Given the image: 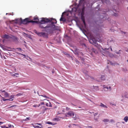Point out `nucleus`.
Wrapping results in <instances>:
<instances>
[{"instance_id":"6","label":"nucleus","mask_w":128,"mask_h":128,"mask_svg":"<svg viewBox=\"0 0 128 128\" xmlns=\"http://www.w3.org/2000/svg\"><path fill=\"white\" fill-rule=\"evenodd\" d=\"M74 114L73 112L70 111L66 113V116L68 117H72L74 118Z\"/></svg>"},{"instance_id":"44","label":"nucleus","mask_w":128,"mask_h":128,"mask_svg":"<svg viewBox=\"0 0 128 128\" xmlns=\"http://www.w3.org/2000/svg\"><path fill=\"white\" fill-rule=\"evenodd\" d=\"M126 50V52H128V49Z\"/></svg>"},{"instance_id":"13","label":"nucleus","mask_w":128,"mask_h":128,"mask_svg":"<svg viewBox=\"0 0 128 128\" xmlns=\"http://www.w3.org/2000/svg\"><path fill=\"white\" fill-rule=\"evenodd\" d=\"M4 96V97L6 98L8 97L9 96V94L6 92H5Z\"/></svg>"},{"instance_id":"12","label":"nucleus","mask_w":128,"mask_h":128,"mask_svg":"<svg viewBox=\"0 0 128 128\" xmlns=\"http://www.w3.org/2000/svg\"><path fill=\"white\" fill-rule=\"evenodd\" d=\"M62 16H63V15L62 14V15L60 19V20L61 21H63V22H65L66 21V19L65 18H63V17Z\"/></svg>"},{"instance_id":"16","label":"nucleus","mask_w":128,"mask_h":128,"mask_svg":"<svg viewBox=\"0 0 128 128\" xmlns=\"http://www.w3.org/2000/svg\"><path fill=\"white\" fill-rule=\"evenodd\" d=\"M102 81L105 80V76L104 75H102L100 77Z\"/></svg>"},{"instance_id":"29","label":"nucleus","mask_w":128,"mask_h":128,"mask_svg":"<svg viewBox=\"0 0 128 128\" xmlns=\"http://www.w3.org/2000/svg\"><path fill=\"white\" fill-rule=\"evenodd\" d=\"M59 120V119L58 118H54L53 119V120H54V121L56 120L57 121H58Z\"/></svg>"},{"instance_id":"52","label":"nucleus","mask_w":128,"mask_h":128,"mask_svg":"<svg viewBox=\"0 0 128 128\" xmlns=\"http://www.w3.org/2000/svg\"><path fill=\"white\" fill-rule=\"evenodd\" d=\"M90 100V101H91V102H92V101L91 100Z\"/></svg>"},{"instance_id":"14","label":"nucleus","mask_w":128,"mask_h":128,"mask_svg":"<svg viewBox=\"0 0 128 128\" xmlns=\"http://www.w3.org/2000/svg\"><path fill=\"white\" fill-rule=\"evenodd\" d=\"M10 37L8 35L5 34L3 36V38H5L8 39Z\"/></svg>"},{"instance_id":"21","label":"nucleus","mask_w":128,"mask_h":128,"mask_svg":"<svg viewBox=\"0 0 128 128\" xmlns=\"http://www.w3.org/2000/svg\"><path fill=\"white\" fill-rule=\"evenodd\" d=\"M18 75H19V74L18 73H16L14 74H12L11 76H16L17 77H18V76H17L16 75L18 76Z\"/></svg>"},{"instance_id":"32","label":"nucleus","mask_w":128,"mask_h":128,"mask_svg":"<svg viewBox=\"0 0 128 128\" xmlns=\"http://www.w3.org/2000/svg\"><path fill=\"white\" fill-rule=\"evenodd\" d=\"M41 96H43V97H44L46 98H49L47 96H46V95H41Z\"/></svg>"},{"instance_id":"38","label":"nucleus","mask_w":128,"mask_h":128,"mask_svg":"<svg viewBox=\"0 0 128 128\" xmlns=\"http://www.w3.org/2000/svg\"><path fill=\"white\" fill-rule=\"evenodd\" d=\"M8 126L10 128H11L12 127V126L10 124H9L8 125Z\"/></svg>"},{"instance_id":"3","label":"nucleus","mask_w":128,"mask_h":128,"mask_svg":"<svg viewBox=\"0 0 128 128\" xmlns=\"http://www.w3.org/2000/svg\"><path fill=\"white\" fill-rule=\"evenodd\" d=\"M40 27L42 28H44V31L47 32L48 34H51L53 32L52 25L50 24L45 27L41 25H40Z\"/></svg>"},{"instance_id":"48","label":"nucleus","mask_w":128,"mask_h":128,"mask_svg":"<svg viewBox=\"0 0 128 128\" xmlns=\"http://www.w3.org/2000/svg\"><path fill=\"white\" fill-rule=\"evenodd\" d=\"M110 49H111V50L112 51V48H110Z\"/></svg>"},{"instance_id":"53","label":"nucleus","mask_w":128,"mask_h":128,"mask_svg":"<svg viewBox=\"0 0 128 128\" xmlns=\"http://www.w3.org/2000/svg\"><path fill=\"white\" fill-rule=\"evenodd\" d=\"M42 104H44V103H42Z\"/></svg>"},{"instance_id":"25","label":"nucleus","mask_w":128,"mask_h":128,"mask_svg":"<svg viewBox=\"0 0 128 128\" xmlns=\"http://www.w3.org/2000/svg\"><path fill=\"white\" fill-rule=\"evenodd\" d=\"M109 120L108 119H104L103 120V121L104 122H109Z\"/></svg>"},{"instance_id":"54","label":"nucleus","mask_w":128,"mask_h":128,"mask_svg":"<svg viewBox=\"0 0 128 128\" xmlns=\"http://www.w3.org/2000/svg\"><path fill=\"white\" fill-rule=\"evenodd\" d=\"M127 9L128 10V7H127Z\"/></svg>"},{"instance_id":"57","label":"nucleus","mask_w":128,"mask_h":128,"mask_svg":"<svg viewBox=\"0 0 128 128\" xmlns=\"http://www.w3.org/2000/svg\"><path fill=\"white\" fill-rule=\"evenodd\" d=\"M123 123H124V122H123Z\"/></svg>"},{"instance_id":"19","label":"nucleus","mask_w":128,"mask_h":128,"mask_svg":"<svg viewBox=\"0 0 128 128\" xmlns=\"http://www.w3.org/2000/svg\"><path fill=\"white\" fill-rule=\"evenodd\" d=\"M73 127L75 128H82L74 124H73Z\"/></svg>"},{"instance_id":"22","label":"nucleus","mask_w":128,"mask_h":128,"mask_svg":"<svg viewBox=\"0 0 128 128\" xmlns=\"http://www.w3.org/2000/svg\"><path fill=\"white\" fill-rule=\"evenodd\" d=\"M46 123L48 124H52V125H54L55 124H53V123L52 122H46Z\"/></svg>"},{"instance_id":"2","label":"nucleus","mask_w":128,"mask_h":128,"mask_svg":"<svg viewBox=\"0 0 128 128\" xmlns=\"http://www.w3.org/2000/svg\"><path fill=\"white\" fill-rule=\"evenodd\" d=\"M16 22L17 23L20 24H26L29 22L34 23V22H37L36 21H34L32 20H30V19L28 18H26L25 19L22 20L20 18V19H18L16 20Z\"/></svg>"},{"instance_id":"24","label":"nucleus","mask_w":128,"mask_h":128,"mask_svg":"<svg viewBox=\"0 0 128 128\" xmlns=\"http://www.w3.org/2000/svg\"><path fill=\"white\" fill-rule=\"evenodd\" d=\"M124 96L126 98H128V93L126 92Z\"/></svg>"},{"instance_id":"47","label":"nucleus","mask_w":128,"mask_h":128,"mask_svg":"<svg viewBox=\"0 0 128 128\" xmlns=\"http://www.w3.org/2000/svg\"><path fill=\"white\" fill-rule=\"evenodd\" d=\"M60 114V113H59V112H58L57 114Z\"/></svg>"},{"instance_id":"18","label":"nucleus","mask_w":128,"mask_h":128,"mask_svg":"<svg viewBox=\"0 0 128 128\" xmlns=\"http://www.w3.org/2000/svg\"><path fill=\"white\" fill-rule=\"evenodd\" d=\"M124 120L125 122H126L128 120V117L127 116H126L124 118Z\"/></svg>"},{"instance_id":"9","label":"nucleus","mask_w":128,"mask_h":128,"mask_svg":"<svg viewBox=\"0 0 128 128\" xmlns=\"http://www.w3.org/2000/svg\"><path fill=\"white\" fill-rule=\"evenodd\" d=\"M103 88L104 89V90L106 91L108 90H111V87L110 86L108 87V86H104Z\"/></svg>"},{"instance_id":"11","label":"nucleus","mask_w":128,"mask_h":128,"mask_svg":"<svg viewBox=\"0 0 128 128\" xmlns=\"http://www.w3.org/2000/svg\"><path fill=\"white\" fill-rule=\"evenodd\" d=\"M48 103H46V106H47L52 107V106L51 103L48 101Z\"/></svg>"},{"instance_id":"28","label":"nucleus","mask_w":128,"mask_h":128,"mask_svg":"<svg viewBox=\"0 0 128 128\" xmlns=\"http://www.w3.org/2000/svg\"><path fill=\"white\" fill-rule=\"evenodd\" d=\"M98 112H96V113H95L94 114V117L96 116L97 115H98ZM95 118V119L96 120H97V118H96L95 119V118Z\"/></svg>"},{"instance_id":"33","label":"nucleus","mask_w":128,"mask_h":128,"mask_svg":"<svg viewBox=\"0 0 128 128\" xmlns=\"http://www.w3.org/2000/svg\"><path fill=\"white\" fill-rule=\"evenodd\" d=\"M17 106L16 105H13V106H10V107H9L10 108H12L13 107H16Z\"/></svg>"},{"instance_id":"37","label":"nucleus","mask_w":128,"mask_h":128,"mask_svg":"<svg viewBox=\"0 0 128 128\" xmlns=\"http://www.w3.org/2000/svg\"><path fill=\"white\" fill-rule=\"evenodd\" d=\"M87 127L88 128H93L92 126H88Z\"/></svg>"},{"instance_id":"59","label":"nucleus","mask_w":128,"mask_h":128,"mask_svg":"<svg viewBox=\"0 0 128 128\" xmlns=\"http://www.w3.org/2000/svg\"><path fill=\"white\" fill-rule=\"evenodd\" d=\"M0 119H1V118H0Z\"/></svg>"},{"instance_id":"46","label":"nucleus","mask_w":128,"mask_h":128,"mask_svg":"<svg viewBox=\"0 0 128 128\" xmlns=\"http://www.w3.org/2000/svg\"><path fill=\"white\" fill-rule=\"evenodd\" d=\"M78 108H81V107H80V106H79V107H78Z\"/></svg>"},{"instance_id":"36","label":"nucleus","mask_w":128,"mask_h":128,"mask_svg":"<svg viewBox=\"0 0 128 128\" xmlns=\"http://www.w3.org/2000/svg\"><path fill=\"white\" fill-rule=\"evenodd\" d=\"M110 122H114V121L113 120H110Z\"/></svg>"},{"instance_id":"4","label":"nucleus","mask_w":128,"mask_h":128,"mask_svg":"<svg viewBox=\"0 0 128 128\" xmlns=\"http://www.w3.org/2000/svg\"><path fill=\"white\" fill-rule=\"evenodd\" d=\"M52 20V19H49V18H42V20L40 21H36L37 22H34V23L40 24H44L49 22L50 21H51Z\"/></svg>"},{"instance_id":"49","label":"nucleus","mask_w":128,"mask_h":128,"mask_svg":"<svg viewBox=\"0 0 128 128\" xmlns=\"http://www.w3.org/2000/svg\"><path fill=\"white\" fill-rule=\"evenodd\" d=\"M8 128V127H6V128Z\"/></svg>"},{"instance_id":"41","label":"nucleus","mask_w":128,"mask_h":128,"mask_svg":"<svg viewBox=\"0 0 128 128\" xmlns=\"http://www.w3.org/2000/svg\"><path fill=\"white\" fill-rule=\"evenodd\" d=\"M2 92H5V90H2Z\"/></svg>"},{"instance_id":"43","label":"nucleus","mask_w":128,"mask_h":128,"mask_svg":"<svg viewBox=\"0 0 128 128\" xmlns=\"http://www.w3.org/2000/svg\"><path fill=\"white\" fill-rule=\"evenodd\" d=\"M0 123L1 124H3V122H0Z\"/></svg>"},{"instance_id":"45","label":"nucleus","mask_w":128,"mask_h":128,"mask_svg":"<svg viewBox=\"0 0 128 128\" xmlns=\"http://www.w3.org/2000/svg\"><path fill=\"white\" fill-rule=\"evenodd\" d=\"M91 78H92V79H94V78H93V77H90Z\"/></svg>"},{"instance_id":"34","label":"nucleus","mask_w":128,"mask_h":128,"mask_svg":"<svg viewBox=\"0 0 128 128\" xmlns=\"http://www.w3.org/2000/svg\"><path fill=\"white\" fill-rule=\"evenodd\" d=\"M21 95H22V94H21L18 93V94H17L16 95V96H20Z\"/></svg>"},{"instance_id":"10","label":"nucleus","mask_w":128,"mask_h":128,"mask_svg":"<svg viewBox=\"0 0 128 128\" xmlns=\"http://www.w3.org/2000/svg\"><path fill=\"white\" fill-rule=\"evenodd\" d=\"M81 19L83 22L84 26H86V24L85 22L84 18L83 15H82L81 16Z\"/></svg>"},{"instance_id":"7","label":"nucleus","mask_w":128,"mask_h":128,"mask_svg":"<svg viewBox=\"0 0 128 128\" xmlns=\"http://www.w3.org/2000/svg\"><path fill=\"white\" fill-rule=\"evenodd\" d=\"M52 32L54 30H59V28L58 26H56L55 25H52Z\"/></svg>"},{"instance_id":"8","label":"nucleus","mask_w":128,"mask_h":128,"mask_svg":"<svg viewBox=\"0 0 128 128\" xmlns=\"http://www.w3.org/2000/svg\"><path fill=\"white\" fill-rule=\"evenodd\" d=\"M50 19H52V20L51 21H50V22L49 23V24L51 25H52V24H53V25H55L54 24L56 23L57 21L56 20H54L52 18H50Z\"/></svg>"},{"instance_id":"20","label":"nucleus","mask_w":128,"mask_h":128,"mask_svg":"<svg viewBox=\"0 0 128 128\" xmlns=\"http://www.w3.org/2000/svg\"><path fill=\"white\" fill-rule=\"evenodd\" d=\"M14 95H12L10 96V98L9 99H10V101H12L13 100V99H12V100H11L12 98H14Z\"/></svg>"},{"instance_id":"30","label":"nucleus","mask_w":128,"mask_h":128,"mask_svg":"<svg viewBox=\"0 0 128 128\" xmlns=\"http://www.w3.org/2000/svg\"><path fill=\"white\" fill-rule=\"evenodd\" d=\"M35 125H38L40 126L41 127V126H43L42 125V124L41 123H36L35 124Z\"/></svg>"},{"instance_id":"27","label":"nucleus","mask_w":128,"mask_h":128,"mask_svg":"<svg viewBox=\"0 0 128 128\" xmlns=\"http://www.w3.org/2000/svg\"><path fill=\"white\" fill-rule=\"evenodd\" d=\"M34 20H38L37 21H39V20L38 19V18L37 17H34Z\"/></svg>"},{"instance_id":"1","label":"nucleus","mask_w":128,"mask_h":128,"mask_svg":"<svg viewBox=\"0 0 128 128\" xmlns=\"http://www.w3.org/2000/svg\"><path fill=\"white\" fill-rule=\"evenodd\" d=\"M89 41L91 44H94L95 46L98 48H102L104 50V53L105 52L106 54H108V51L107 50H108L109 49L106 48L104 49H103L101 46H100L97 44V41L94 38H91L89 40Z\"/></svg>"},{"instance_id":"50","label":"nucleus","mask_w":128,"mask_h":128,"mask_svg":"<svg viewBox=\"0 0 128 128\" xmlns=\"http://www.w3.org/2000/svg\"><path fill=\"white\" fill-rule=\"evenodd\" d=\"M2 90H0V91H1V92H2Z\"/></svg>"},{"instance_id":"56","label":"nucleus","mask_w":128,"mask_h":128,"mask_svg":"<svg viewBox=\"0 0 128 128\" xmlns=\"http://www.w3.org/2000/svg\"><path fill=\"white\" fill-rule=\"evenodd\" d=\"M10 74H11L12 73V72H10Z\"/></svg>"},{"instance_id":"51","label":"nucleus","mask_w":128,"mask_h":128,"mask_svg":"<svg viewBox=\"0 0 128 128\" xmlns=\"http://www.w3.org/2000/svg\"><path fill=\"white\" fill-rule=\"evenodd\" d=\"M18 48V49H20V50H21V48Z\"/></svg>"},{"instance_id":"5","label":"nucleus","mask_w":128,"mask_h":128,"mask_svg":"<svg viewBox=\"0 0 128 128\" xmlns=\"http://www.w3.org/2000/svg\"><path fill=\"white\" fill-rule=\"evenodd\" d=\"M38 35L40 36H42L44 38H47L48 37V34L44 32H41L38 33Z\"/></svg>"},{"instance_id":"17","label":"nucleus","mask_w":128,"mask_h":128,"mask_svg":"<svg viewBox=\"0 0 128 128\" xmlns=\"http://www.w3.org/2000/svg\"><path fill=\"white\" fill-rule=\"evenodd\" d=\"M33 126L34 128H43V126H41V127H40L38 126Z\"/></svg>"},{"instance_id":"40","label":"nucleus","mask_w":128,"mask_h":128,"mask_svg":"<svg viewBox=\"0 0 128 128\" xmlns=\"http://www.w3.org/2000/svg\"><path fill=\"white\" fill-rule=\"evenodd\" d=\"M37 106L36 105H34L33 106V107H36Z\"/></svg>"},{"instance_id":"42","label":"nucleus","mask_w":128,"mask_h":128,"mask_svg":"<svg viewBox=\"0 0 128 128\" xmlns=\"http://www.w3.org/2000/svg\"><path fill=\"white\" fill-rule=\"evenodd\" d=\"M84 110V109H80V110Z\"/></svg>"},{"instance_id":"58","label":"nucleus","mask_w":128,"mask_h":128,"mask_svg":"<svg viewBox=\"0 0 128 128\" xmlns=\"http://www.w3.org/2000/svg\"><path fill=\"white\" fill-rule=\"evenodd\" d=\"M127 61H128V60H127Z\"/></svg>"},{"instance_id":"60","label":"nucleus","mask_w":128,"mask_h":128,"mask_svg":"<svg viewBox=\"0 0 128 128\" xmlns=\"http://www.w3.org/2000/svg\"><path fill=\"white\" fill-rule=\"evenodd\" d=\"M1 124L0 123V125Z\"/></svg>"},{"instance_id":"35","label":"nucleus","mask_w":128,"mask_h":128,"mask_svg":"<svg viewBox=\"0 0 128 128\" xmlns=\"http://www.w3.org/2000/svg\"><path fill=\"white\" fill-rule=\"evenodd\" d=\"M1 127L2 128H5L6 126H1Z\"/></svg>"},{"instance_id":"31","label":"nucleus","mask_w":128,"mask_h":128,"mask_svg":"<svg viewBox=\"0 0 128 128\" xmlns=\"http://www.w3.org/2000/svg\"><path fill=\"white\" fill-rule=\"evenodd\" d=\"M72 10L76 12V8H72Z\"/></svg>"},{"instance_id":"26","label":"nucleus","mask_w":128,"mask_h":128,"mask_svg":"<svg viewBox=\"0 0 128 128\" xmlns=\"http://www.w3.org/2000/svg\"><path fill=\"white\" fill-rule=\"evenodd\" d=\"M2 100L4 101H5L6 100H10V99H6L2 97Z\"/></svg>"},{"instance_id":"55","label":"nucleus","mask_w":128,"mask_h":128,"mask_svg":"<svg viewBox=\"0 0 128 128\" xmlns=\"http://www.w3.org/2000/svg\"><path fill=\"white\" fill-rule=\"evenodd\" d=\"M83 9H83H83H82V11L83 10Z\"/></svg>"},{"instance_id":"15","label":"nucleus","mask_w":128,"mask_h":128,"mask_svg":"<svg viewBox=\"0 0 128 128\" xmlns=\"http://www.w3.org/2000/svg\"><path fill=\"white\" fill-rule=\"evenodd\" d=\"M101 107H104V108H107V107L104 104H102V103H100V106Z\"/></svg>"},{"instance_id":"23","label":"nucleus","mask_w":128,"mask_h":128,"mask_svg":"<svg viewBox=\"0 0 128 128\" xmlns=\"http://www.w3.org/2000/svg\"><path fill=\"white\" fill-rule=\"evenodd\" d=\"M92 52H94L95 53H97V52L96 51V50L94 48H92Z\"/></svg>"},{"instance_id":"39","label":"nucleus","mask_w":128,"mask_h":128,"mask_svg":"<svg viewBox=\"0 0 128 128\" xmlns=\"http://www.w3.org/2000/svg\"><path fill=\"white\" fill-rule=\"evenodd\" d=\"M26 119H27L28 120H30V118H26L25 120H26Z\"/></svg>"}]
</instances>
